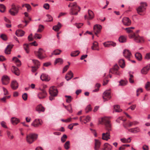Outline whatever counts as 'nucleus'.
Listing matches in <instances>:
<instances>
[{"instance_id":"f257e3e1","label":"nucleus","mask_w":150,"mask_h":150,"mask_svg":"<svg viewBox=\"0 0 150 150\" xmlns=\"http://www.w3.org/2000/svg\"><path fill=\"white\" fill-rule=\"evenodd\" d=\"M101 121L102 123L105 124V129L107 131L106 132L102 134V139L107 141L110 139V132L112 130L111 125L110 121L106 117L102 118Z\"/></svg>"},{"instance_id":"f03ea898","label":"nucleus","mask_w":150,"mask_h":150,"mask_svg":"<svg viewBox=\"0 0 150 150\" xmlns=\"http://www.w3.org/2000/svg\"><path fill=\"white\" fill-rule=\"evenodd\" d=\"M69 7H71L70 10V13L72 15H77L78 11H79L81 9L78 6L76 2L70 3L69 5Z\"/></svg>"},{"instance_id":"7ed1b4c3","label":"nucleus","mask_w":150,"mask_h":150,"mask_svg":"<svg viewBox=\"0 0 150 150\" xmlns=\"http://www.w3.org/2000/svg\"><path fill=\"white\" fill-rule=\"evenodd\" d=\"M20 6L18 5H16L13 4L11 6V8L10 9V14L13 16L17 15L19 10Z\"/></svg>"},{"instance_id":"20e7f679","label":"nucleus","mask_w":150,"mask_h":150,"mask_svg":"<svg viewBox=\"0 0 150 150\" xmlns=\"http://www.w3.org/2000/svg\"><path fill=\"white\" fill-rule=\"evenodd\" d=\"M38 137V135L34 134H30L27 136L26 140L29 144H31L34 142Z\"/></svg>"},{"instance_id":"39448f33","label":"nucleus","mask_w":150,"mask_h":150,"mask_svg":"<svg viewBox=\"0 0 150 150\" xmlns=\"http://www.w3.org/2000/svg\"><path fill=\"white\" fill-rule=\"evenodd\" d=\"M119 68L117 64H115L112 69L110 70L109 72L112 74H116L119 76H120L121 74V73L118 70Z\"/></svg>"},{"instance_id":"423d86ee","label":"nucleus","mask_w":150,"mask_h":150,"mask_svg":"<svg viewBox=\"0 0 150 150\" xmlns=\"http://www.w3.org/2000/svg\"><path fill=\"white\" fill-rule=\"evenodd\" d=\"M44 52L45 51L43 49L40 48L38 51L35 52V53L38 58L42 59L45 58V57L43 55V54Z\"/></svg>"},{"instance_id":"0eeeda50","label":"nucleus","mask_w":150,"mask_h":150,"mask_svg":"<svg viewBox=\"0 0 150 150\" xmlns=\"http://www.w3.org/2000/svg\"><path fill=\"white\" fill-rule=\"evenodd\" d=\"M110 92L109 90H106L103 93V98L104 99V101L108 100L111 98Z\"/></svg>"},{"instance_id":"6e6552de","label":"nucleus","mask_w":150,"mask_h":150,"mask_svg":"<svg viewBox=\"0 0 150 150\" xmlns=\"http://www.w3.org/2000/svg\"><path fill=\"white\" fill-rule=\"evenodd\" d=\"M102 28V26L99 25H95L93 27V31L95 34L98 37L97 35L99 33Z\"/></svg>"},{"instance_id":"1a4fd4ad","label":"nucleus","mask_w":150,"mask_h":150,"mask_svg":"<svg viewBox=\"0 0 150 150\" xmlns=\"http://www.w3.org/2000/svg\"><path fill=\"white\" fill-rule=\"evenodd\" d=\"M122 22L123 25L126 26H129L131 23V21L129 18L127 17H124L122 19Z\"/></svg>"},{"instance_id":"9d476101","label":"nucleus","mask_w":150,"mask_h":150,"mask_svg":"<svg viewBox=\"0 0 150 150\" xmlns=\"http://www.w3.org/2000/svg\"><path fill=\"white\" fill-rule=\"evenodd\" d=\"M42 123L41 120L40 119H35L31 124V125L35 127H38L41 125Z\"/></svg>"},{"instance_id":"9b49d317","label":"nucleus","mask_w":150,"mask_h":150,"mask_svg":"<svg viewBox=\"0 0 150 150\" xmlns=\"http://www.w3.org/2000/svg\"><path fill=\"white\" fill-rule=\"evenodd\" d=\"M47 95V93L45 90L42 89L38 94V96L40 99H42L45 98Z\"/></svg>"},{"instance_id":"f8f14e48","label":"nucleus","mask_w":150,"mask_h":150,"mask_svg":"<svg viewBox=\"0 0 150 150\" xmlns=\"http://www.w3.org/2000/svg\"><path fill=\"white\" fill-rule=\"evenodd\" d=\"M58 92L57 89L54 86L51 87L50 89V95L56 96Z\"/></svg>"},{"instance_id":"ddd939ff","label":"nucleus","mask_w":150,"mask_h":150,"mask_svg":"<svg viewBox=\"0 0 150 150\" xmlns=\"http://www.w3.org/2000/svg\"><path fill=\"white\" fill-rule=\"evenodd\" d=\"M123 56L128 60H130L131 54L130 52L128 50H125L123 52Z\"/></svg>"},{"instance_id":"4468645a","label":"nucleus","mask_w":150,"mask_h":150,"mask_svg":"<svg viewBox=\"0 0 150 150\" xmlns=\"http://www.w3.org/2000/svg\"><path fill=\"white\" fill-rule=\"evenodd\" d=\"M88 13L89 16L88 17H87V16L86 15L84 16V18L85 19L90 20L94 18V13L92 11L89 10L88 11Z\"/></svg>"},{"instance_id":"2eb2a0df","label":"nucleus","mask_w":150,"mask_h":150,"mask_svg":"<svg viewBox=\"0 0 150 150\" xmlns=\"http://www.w3.org/2000/svg\"><path fill=\"white\" fill-rule=\"evenodd\" d=\"M150 69V64L143 67L141 70V72L142 74H146Z\"/></svg>"},{"instance_id":"dca6fc26","label":"nucleus","mask_w":150,"mask_h":150,"mask_svg":"<svg viewBox=\"0 0 150 150\" xmlns=\"http://www.w3.org/2000/svg\"><path fill=\"white\" fill-rule=\"evenodd\" d=\"M9 80V77L6 75L3 76L1 79L2 83L4 85H6L8 82Z\"/></svg>"},{"instance_id":"f3484780","label":"nucleus","mask_w":150,"mask_h":150,"mask_svg":"<svg viewBox=\"0 0 150 150\" xmlns=\"http://www.w3.org/2000/svg\"><path fill=\"white\" fill-rule=\"evenodd\" d=\"M40 78L42 81H48L50 80V78L47 75L45 74H42L40 76Z\"/></svg>"},{"instance_id":"a211bd4d","label":"nucleus","mask_w":150,"mask_h":150,"mask_svg":"<svg viewBox=\"0 0 150 150\" xmlns=\"http://www.w3.org/2000/svg\"><path fill=\"white\" fill-rule=\"evenodd\" d=\"M12 72L17 76L20 75V71L19 69L16 67L13 66L11 69Z\"/></svg>"},{"instance_id":"6ab92c4d","label":"nucleus","mask_w":150,"mask_h":150,"mask_svg":"<svg viewBox=\"0 0 150 150\" xmlns=\"http://www.w3.org/2000/svg\"><path fill=\"white\" fill-rule=\"evenodd\" d=\"M90 117L89 116H87L86 118L84 116H81L80 118V120L81 122H83L84 123H86L90 121Z\"/></svg>"},{"instance_id":"aec40b11","label":"nucleus","mask_w":150,"mask_h":150,"mask_svg":"<svg viewBox=\"0 0 150 150\" xmlns=\"http://www.w3.org/2000/svg\"><path fill=\"white\" fill-rule=\"evenodd\" d=\"M95 147L94 149L95 150H98L101 144V143L98 139H95Z\"/></svg>"},{"instance_id":"412c9836","label":"nucleus","mask_w":150,"mask_h":150,"mask_svg":"<svg viewBox=\"0 0 150 150\" xmlns=\"http://www.w3.org/2000/svg\"><path fill=\"white\" fill-rule=\"evenodd\" d=\"M128 131L133 133H136L140 132V129L139 127H137L129 129Z\"/></svg>"},{"instance_id":"4be33fe9","label":"nucleus","mask_w":150,"mask_h":150,"mask_svg":"<svg viewBox=\"0 0 150 150\" xmlns=\"http://www.w3.org/2000/svg\"><path fill=\"white\" fill-rule=\"evenodd\" d=\"M73 77V74L71 71H69L65 76V78L67 81H69Z\"/></svg>"},{"instance_id":"5701e85b","label":"nucleus","mask_w":150,"mask_h":150,"mask_svg":"<svg viewBox=\"0 0 150 150\" xmlns=\"http://www.w3.org/2000/svg\"><path fill=\"white\" fill-rule=\"evenodd\" d=\"M11 86L13 90H16L18 87V84L16 81H13L11 83Z\"/></svg>"},{"instance_id":"b1692460","label":"nucleus","mask_w":150,"mask_h":150,"mask_svg":"<svg viewBox=\"0 0 150 150\" xmlns=\"http://www.w3.org/2000/svg\"><path fill=\"white\" fill-rule=\"evenodd\" d=\"M134 40L137 42H143L144 40L142 37L137 35L135 37Z\"/></svg>"},{"instance_id":"393cba45","label":"nucleus","mask_w":150,"mask_h":150,"mask_svg":"<svg viewBox=\"0 0 150 150\" xmlns=\"http://www.w3.org/2000/svg\"><path fill=\"white\" fill-rule=\"evenodd\" d=\"M25 33V32L22 30H17L16 32V35L18 37L23 36Z\"/></svg>"},{"instance_id":"a878e982","label":"nucleus","mask_w":150,"mask_h":150,"mask_svg":"<svg viewBox=\"0 0 150 150\" xmlns=\"http://www.w3.org/2000/svg\"><path fill=\"white\" fill-rule=\"evenodd\" d=\"M61 24L59 22H58L57 25L54 26L53 27V29L56 31H58L61 27Z\"/></svg>"},{"instance_id":"bb28decb","label":"nucleus","mask_w":150,"mask_h":150,"mask_svg":"<svg viewBox=\"0 0 150 150\" xmlns=\"http://www.w3.org/2000/svg\"><path fill=\"white\" fill-rule=\"evenodd\" d=\"M11 121L12 123L14 125L17 124L19 122V120L15 117H12Z\"/></svg>"},{"instance_id":"cd10ccee","label":"nucleus","mask_w":150,"mask_h":150,"mask_svg":"<svg viewBox=\"0 0 150 150\" xmlns=\"http://www.w3.org/2000/svg\"><path fill=\"white\" fill-rule=\"evenodd\" d=\"M36 110L39 112H43L45 110V109L41 105H40L36 107Z\"/></svg>"},{"instance_id":"c85d7f7f","label":"nucleus","mask_w":150,"mask_h":150,"mask_svg":"<svg viewBox=\"0 0 150 150\" xmlns=\"http://www.w3.org/2000/svg\"><path fill=\"white\" fill-rule=\"evenodd\" d=\"M112 146L110 144H104V147L103 150H111Z\"/></svg>"},{"instance_id":"c756f323","label":"nucleus","mask_w":150,"mask_h":150,"mask_svg":"<svg viewBox=\"0 0 150 150\" xmlns=\"http://www.w3.org/2000/svg\"><path fill=\"white\" fill-rule=\"evenodd\" d=\"M119 64L120 66L122 68H123L125 66V61L123 59H120L119 61Z\"/></svg>"},{"instance_id":"7c9ffc66","label":"nucleus","mask_w":150,"mask_h":150,"mask_svg":"<svg viewBox=\"0 0 150 150\" xmlns=\"http://www.w3.org/2000/svg\"><path fill=\"white\" fill-rule=\"evenodd\" d=\"M98 43L97 42L95 41L93 43L91 48L93 50H98L99 49H97V47L98 46Z\"/></svg>"},{"instance_id":"2f4dec72","label":"nucleus","mask_w":150,"mask_h":150,"mask_svg":"<svg viewBox=\"0 0 150 150\" xmlns=\"http://www.w3.org/2000/svg\"><path fill=\"white\" fill-rule=\"evenodd\" d=\"M114 111L117 112H120L122 111V110L120 108V106L118 105H116L114 106Z\"/></svg>"},{"instance_id":"473e14b6","label":"nucleus","mask_w":150,"mask_h":150,"mask_svg":"<svg viewBox=\"0 0 150 150\" xmlns=\"http://www.w3.org/2000/svg\"><path fill=\"white\" fill-rule=\"evenodd\" d=\"M136 58L139 61H141L142 59V55L141 54L138 52L136 53L135 55Z\"/></svg>"},{"instance_id":"72a5a7b5","label":"nucleus","mask_w":150,"mask_h":150,"mask_svg":"<svg viewBox=\"0 0 150 150\" xmlns=\"http://www.w3.org/2000/svg\"><path fill=\"white\" fill-rule=\"evenodd\" d=\"M63 63V61L62 59L60 58H57L56 59L54 62V64H56L57 63L59 64H62Z\"/></svg>"},{"instance_id":"f704fd0d","label":"nucleus","mask_w":150,"mask_h":150,"mask_svg":"<svg viewBox=\"0 0 150 150\" xmlns=\"http://www.w3.org/2000/svg\"><path fill=\"white\" fill-rule=\"evenodd\" d=\"M80 53V52L79 50H76L71 52V57H76L78 56Z\"/></svg>"},{"instance_id":"c9c22d12","label":"nucleus","mask_w":150,"mask_h":150,"mask_svg":"<svg viewBox=\"0 0 150 150\" xmlns=\"http://www.w3.org/2000/svg\"><path fill=\"white\" fill-rule=\"evenodd\" d=\"M145 10L144 8L142 7V6H140L137 9V12L139 14L140 13L143 12Z\"/></svg>"},{"instance_id":"e433bc0d","label":"nucleus","mask_w":150,"mask_h":150,"mask_svg":"<svg viewBox=\"0 0 150 150\" xmlns=\"http://www.w3.org/2000/svg\"><path fill=\"white\" fill-rule=\"evenodd\" d=\"M29 45L28 44H25L23 45L24 48L27 53H28L29 52Z\"/></svg>"},{"instance_id":"4c0bfd02","label":"nucleus","mask_w":150,"mask_h":150,"mask_svg":"<svg viewBox=\"0 0 150 150\" xmlns=\"http://www.w3.org/2000/svg\"><path fill=\"white\" fill-rule=\"evenodd\" d=\"M70 142L69 141H67L66 142L64 145V146L65 149L66 150L70 148Z\"/></svg>"},{"instance_id":"58836bf2","label":"nucleus","mask_w":150,"mask_h":150,"mask_svg":"<svg viewBox=\"0 0 150 150\" xmlns=\"http://www.w3.org/2000/svg\"><path fill=\"white\" fill-rule=\"evenodd\" d=\"M126 38L123 36H121L119 38V40L121 42H126Z\"/></svg>"},{"instance_id":"ea45409f","label":"nucleus","mask_w":150,"mask_h":150,"mask_svg":"<svg viewBox=\"0 0 150 150\" xmlns=\"http://www.w3.org/2000/svg\"><path fill=\"white\" fill-rule=\"evenodd\" d=\"M127 81L126 80H122L119 82V85L121 86H125L127 85Z\"/></svg>"},{"instance_id":"a19ab883","label":"nucleus","mask_w":150,"mask_h":150,"mask_svg":"<svg viewBox=\"0 0 150 150\" xmlns=\"http://www.w3.org/2000/svg\"><path fill=\"white\" fill-rule=\"evenodd\" d=\"M62 52V51L59 50H54L53 52L52 53V55H59L60 54L61 52Z\"/></svg>"},{"instance_id":"79ce46f5","label":"nucleus","mask_w":150,"mask_h":150,"mask_svg":"<svg viewBox=\"0 0 150 150\" xmlns=\"http://www.w3.org/2000/svg\"><path fill=\"white\" fill-rule=\"evenodd\" d=\"M47 20L45 21L46 22H50L53 20V18L52 16L49 14L46 15Z\"/></svg>"},{"instance_id":"37998d69","label":"nucleus","mask_w":150,"mask_h":150,"mask_svg":"<svg viewBox=\"0 0 150 150\" xmlns=\"http://www.w3.org/2000/svg\"><path fill=\"white\" fill-rule=\"evenodd\" d=\"M65 97L67 98L66 99V102L67 103H70L72 100V98L71 96H65Z\"/></svg>"},{"instance_id":"c03bdc74","label":"nucleus","mask_w":150,"mask_h":150,"mask_svg":"<svg viewBox=\"0 0 150 150\" xmlns=\"http://www.w3.org/2000/svg\"><path fill=\"white\" fill-rule=\"evenodd\" d=\"M139 122L137 121H135L133 122H129L128 126L129 127H131L133 125H137L139 124Z\"/></svg>"},{"instance_id":"a18cd8bd","label":"nucleus","mask_w":150,"mask_h":150,"mask_svg":"<svg viewBox=\"0 0 150 150\" xmlns=\"http://www.w3.org/2000/svg\"><path fill=\"white\" fill-rule=\"evenodd\" d=\"M134 29V27H131L126 28L125 29L127 33H130L133 32L132 30V29Z\"/></svg>"},{"instance_id":"49530a36","label":"nucleus","mask_w":150,"mask_h":150,"mask_svg":"<svg viewBox=\"0 0 150 150\" xmlns=\"http://www.w3.org/2000/svg\"><path fill=\"white\" fill-rule=\"evenodd\" d=\"M6 8L5 6L3 4H0V11L3 13L5 10Z\"/></svg>"},{"instance_id":"de8ad7c7","label":"nucleus","mask_w":150,"mask_h":150,"mask_svg":"<svg viewBox=\"0 0 150 150\" xmlns=\"http://www.w3.org/2000/svg\"><path fill=\"white\" fill-rule=\"evenodd\" d=\"M145 88L148 91H150V82H147L145 86Z\"/></svg>"},{"instance_id":"09e8293b","label":"nucleus","mask_w":150,"mask_h":150,"mask_svg":"<svg viewBox=\"0 0 150 150\" xmlns=\"http://www.w3.org/2000/svg\"><path fill=\"white\" fill-rule=\"evenodd\" d=\"M44 28V27L43 25H39L38 28L37 30V32H41L42 31Z\"/></svg>"},{"instance_id":"8fccbe9b","label":"nucleus","mask_w":150,"mask_h":150,"mask_svg":"<svg viewBox=\"0 0 150 150\" xmlns=\"http://www.w3.org/2000/svg\"><path fill=\"white\" fill-rule=\"evenodd\" d=\"M67 138V136L66 134H64L61 138V141L62 143L65 142Z\"/></svg>"},{"instance_id":"3c124183","label":"nucleus","mask_w":150,"mask_h":150,"mask_svg":"<svg viewBox=\"0 0 150 150\" xmlns=\"http://www.w3.org/2000/svg\"><path fill=\"white\" fill-rule=\"evenodd\" d=\"M92 110V108L91 107L90 105H88L86 107L85 109V111L86 113H88L89 111H91Z\"/></svg>"},{"instance_id":"603ef678","label":"nucleus","mask_w":150,"mask_h":150,"mask_svg":"<svg viewBox=\"0 0 150 150\" xmlns=\"http://www.w3.org/2000/svg\"><path fill=\"white\" fill-rule=\"evenodd\" d=\"M0 38H1L3 40L6 41L7 39V38L6 35L4 34H1L0 35Z\"/></svg>"},{"instance_id":"864d4df0","label":"nucleus","mask_w":150,"mask_h":150,"mask_svg":"<svg viewBox=\"0 0 150 150\" xmlns=\"http://www.w3.org/2000/svg\"><path fill=\"white\" fill-rule=\"evenodd\" d=\"M140 6H142V7H143V8H144L145 10H146V7L147 6V3L146 2H142L140 3Z\"/></svg>"},{"instance_id":"5fc2aeb1","label":"nucleus","mask_w":150,"mask_h":150,"mask_svg":"<svg viewBox=\"0 0 150 150\" xmlns=\"http://www.w3.org/2000/svg\"><path fill=\"white\" fill-rule=\"evenodd\" d=\"M69 112L71 113L72 112V110L71 105L70 104L68 105V107L66 109Z\"/></svg>"},{"instance_id":"6e6d98bb","label":"nucleus","mask_w":150,"mask_h":150,"mask_svg":"<svg viewBox=\"0 0 150 150\" xmlns=\"http://www.w3.org/2000/svg\"><path fill=\"white\" fill-rule=\"evenodd\" d=\"M5 52L6 54H9V44L8 45L5 49Z\"/></svg>"},{"instance_id":"4d7b16f0","label":"nucleus","mask_w":150,"mask_h":150,"mask_svg":"<svg viewBox=\"0 0 150 150\" xmlns=\"http://www.w3.org/2000/svg\"><path fill=\"white\" fill-rule=\"evenodd\" d=\"M42 37V35L41 34L35 33L34 36V38H37L38 39H40Z\"/></svg>"},{"instance_id":"13d9d810","label":"nucleus","mask_w":150,"mask_h":150,"mask_svg":"<svg viewBox=\"0 0 150 150\" xmlns=\"http://www.w3.org/2000/svg\"><path fill=\"white\" fill-rule=\"evenodd\" d=\"M33 61L34 64L37 66H40V64L39 62L37 60L33 59Z\"/></svg>"},{"instance_id":"bf43d9fd","label":"nucleus","mask_w":150,"mask_h":150,"mask_svg":"<svg viewBox=\"0 0 150 150\" xmlns=\"http://www.w3.org/2000/svg\"><path fill=\"white\" fill-rule=\"evenodd\" d=\"M121 141L122 142L124 143H129L130 142V140L128 141V139H126L125 138H123L121 139Z\"/></svg>"},{"instance_id":"052dcab7","label":"nucleus","mask_w":150,"mask_h":150,"mask_svg":"<svg viewBox=\"0 0 150 150\" xmlns=\"http://www.w3.org/2000/svg\"><path fill=\"white\" fill-rule=\"evenodd\" d=\"M43 7L47 10H48L50 8V5L46 3L44 4Z\"/></svg>"},{"instance_id":"680f3d73","label":"nucleus","mask_w":150,"mask_h":150,"mask_svg":"<svg viewBox=\"0 0 150 150\" xmlns=\"http://www.w3.org/2000/svg\"><path fill=\"white\" fill-rule=\"evenodd\" d=\"M71 118H68L66 120L61 119V120L64 122H69L71 121Z\"/></svg>"},{"instance_id":"e2e57ef3","label":"nucleus","mask_w":150,"mask_h":150,"mask_svg":"<svg viewBox=\"0 0 150 150\" xmlns=\"http://www.w3.org/2000/svg\"><path fill=\"white\" fill-rule=\"evenodd\" d=\"M28 98L27 94L26 93H24L22 95V98L24 100H27Z\"/></svg>"},{"instance_id":"0e129e2a","label":"nucleus","mask_w":150,"mask_h":150,"mask_svg":"<svg viewBox=\"0 0 150 150\" xmlns=\"http://www.w3.org/2000/svg\"><path fill=\"white\" fill-rule=\"evenodd\" d=\"M25 7L26 8L28 11H30L31 9V6L29 4H26L25 5Z\"/></svg>"},{"instance_id":"69168bd1","label":"nucleus","mask_w":150,"mask_h":150,"mask_svg":"<svg viewBox=\"0 0 150 150\" xmlns=\"http://www.w3.org/2000/svg\"><path fill=\"white\" fill-rule=\"evenodd\" d=\"M104 46L105 47H110L109 42H105L103 43Z\"/></svg>"},{"instance_id":"338daca9","label":"nucleus","mask_w":150,"mask_h":150,"mask_svg":"<svg viewBox=\"0 0 150 150\" xmlns=\"http://www.w3.org/2000/svg\"><path fill=\"white\" fill-rule=\"evenodd\" d=\"M9 98V96H5L3 98H1L0 100L1 101L3 102H5L6 100V99Z\"/></svg>"},{"instance_id":"774afa93","label":"nucleus","mask_w":150,"mask_h":150,"mask_svg":"<svg viewBox=\"0 0 150 150\" xmlns=\"http://www.w3.org/2000/svg\"><path fill=\"white\" fill-rule=\"evenodd\" d=\"M145 58L147 59H150V53H147L146 54Z\"/></svg>"}]
</instances>
